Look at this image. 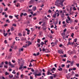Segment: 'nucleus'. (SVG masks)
Segmentation results:
<instances>
[{
	"mask_svg": "<svg viewBox=\"0 0 79 79\" xmlns=\"http://www.w3.org/2000/svg\"><path fill=\"white\" fill-rule=\"evenodd\" d=\"M70 21V20H69L68 19H67L66 20V22L67 23H68V24H69V22L68 21Z\"/></svg>",
	"mask_w": 79,
	"mask_h": 79,
	"instance_id": "11",
	"label": "nucleus"
},
{
	"mask_svg": "<svg viewBox=\"0 0 79 79\" xmlns=\"http://www.w3.org/2000/svg\"><path fill=\"white\" fill-rule=\"evenodd\" d=\"M10 78H12L13 77V75L10 74L9 76Z\"/></svg>",
	"mask_w": 79,
	"mask_h": 79,
	"instance_id": "15",
	"label": "nucleus"
},
{
	"mask_svg": "<svg viewBox=\"0 0 79 79\" xmlns=\"http://www.w3.org/2000/svg\"><path fill=\"white\" fill-rule=\"evenodd\" d=\"M17 46H15V48H14V49H17Z\"/></svg>",
	"mask_w": 79,
	"mask_h": 79,
	"instance_id": "59",
	"label": "nucleus"
},
{
	"mask_svg": "<svg viewBox=\"0 0 79 79\" xmlns=\"http://www.w3.org/2000/svg\"><path fill=\"white\" fill-rule=\"evenodd\" d=\"M51 34H53V32H54L53 31H52V30H51Z\"/></svg>",
	"mask_w": 79,
	"mask_h": 79,
	"instance_id": "63",
	"label": "nucleus"
},
{
	"mask_svg": "<svg viewBox=\"0 0 79 79\" xmlns=\"http://www.w3.org/2000/svg\"><path fill=\"white\" fill-rule=\"evenodd\" d=\"M56 14H54L53 15V18H56Z\"/></svg>",
	"mask_w": 79,
	"mask_h": 79,
	"instance_id": "14",
	"label": "nucleus"
},
{
	"mask_svg": "<svg viewBox=\"0 0 79 79\" xmlns=\"http://www.w3.org/2000/svg\"><path fill=\"white\" fill-rule=\"evenodd\" d=\"M55 5H56V6H58V2H55Z\"/></svg>",
	"mask_w": 79,
	"mask_h": 79,
	"instance_id": "13",
	"label": "nucleus"
},
{
	"mask_svg": "<svg viewBox=\"0 0 79 79\" xmlns=\"http://www.w3.org/2000/svg\"><path fill=\"white\" fill-rule=\"evenodd\" d=\"M48 12H49V13H52V10H49L48 11Z\"/></svg>",
	"mask_w": 79,
	"mask_h": 79,
	"instance_id": "47",
	"label": "nucleus"
},
{
	"mask_svg": "<svg viewBox=\"0 0 79 79\" xmlns=\"http://www.w3.org/2000/svg\"><path fill=\"white\" fill-rule=\"evenodd\" d=\"M29 32H30V30H28L27 31V34L28 35H29L30 34L29 33Z\"/></svg>",
	"mask_w": 79,
	"mask_h": 79,
	"instance_id": "29",
	"label": "nucleus"
},
{
	"mask_svg": "<svg viewBox=\"0 0 79 79\" xmlns=\"http://www.w3.org/2000/svg\"><path fill=\"white\" fill-rule=\"evenodd\" d=\"M58 53H60V54H61V51L59 50L58 51Z\"/></svg>",
	"mask_w": 79,
	"mask_h": 79,
	"instance_id": "40",
	"label": "nucleus"
},
{
	"mask_svg": "<svg viewBox=\"0 0 79 79\" xmlns=\"http://www.w3.org/2000/svg\"><path fill=\"white\" fill-rule=\"evenodd\" d=\"M19 52H20L21 51H23V48H22L21 49H19Z\"/></svg>",
	"mask_w": 79,
	"mask_h": 79,
	"instance_id": "28",
	"label": "nucleus"
},
{
	"mask_svg": "<svg viewBox=\"0 0 79 79\" xmlns=\"http://www.w3.org/2000/svg\"><path fill=\"white\" fill-rule=\"evenodd\" d=\"M4 68H8V67L6 65H5L4 66Z\"/></svg>",
	"mask_w": 79,
	"mask_h": 79,
	"instance_id": "55",
	"label": "nucleus"
},
{
	"mask_svg": "<svg viewBox=\"0 0 79 79\" xmlns=\"http://www.w3.org/2000/svg\"><path fill=\"white\" fill-rule=\"evenodd\" d=\"M23 47H24V48H26V47H27V44H26L25 46H23Z\"/></svg>",
	"mask_w": 79,
	"mask_h": 79,
	"instance_id": "43",
	"label": "nucleus"
},
{
	"mask_svg": "<svg viewBox=\"0 0 79 79\" xmlns=\"http://www.w3.org/2000/svg\"><path fill=\"white\" fill-rule=\"evenodd\" d=\"M53 77H52V76H50V79H53Z\"/></svg>",
	"mask_w": 79,
	"mask_h": 79,
	"instance_id": "51",
	"label": "nucleus"
},
{
	"mask_svg": "<svg viewBox=\"0 0 79 79\" xmlns=\"http://www.w3.org/2000/svg\"><path fill=\"white\" fill-rule=\"evenodd\" d=\"M40 54V53L39 52H38V53H37L36 56H38Z\"/></svg>",
	"mask_w": 79,
	"mask_h": 79,
	"instance_id": "32",
	"label": "nucleus"
},
{
	"mask_svg": "<svg viewBox=\"0 0 79 79\" xmlns=\"http://www.w3.org/2000/svg\"><path fill=\"white\" fill-rule=\"evenodd\" d=\"M64 64H62L61 65V67H62V68H63V67H64Z\"/></svg>",
	"mask_w": 79,
	"mask_h": 79,
	"instance_id": "54",
	"label": "nucleus"
},
{
	"mask_svg": "<svg viewBox=\"0 0 79 79\" xmlns=\"http://www.w3.org/2000/svg\"><path fill=\"white\" fill-rule=\"evenodd\" d=\"M28 45H31V44H32V43H31L30 41H28Z\"/></svg>",
	"mask_w": 79,
	"mask_h": 79,
	"instance_id": "16",
	"label": "nucleus"
},
{
	"mask_svg": "<svg viewBox=\"0 0 79 79\" xmlns=\"http://www.w3.org/2000/svg\"><path fill=\"white\" fill-rule=\"evenodd\" d=\"M9 18H11V19H13V16L10 15L9 16Z\"/></svg>",
	"mask_w": 79,
	"mask_h": 79,
	"instance_id": "30",
	"label": "nucleus"
},
{
	"mask_svg": "<svg viewBox=\"0 0 79 79\" xmlns=\"http://www.w3.org/2000/svg\"><path fill=\"white\" fill-rule=\"evenodd\" d=\"M6 26H8V24H6L4 25V27H6Z\"/></svg>",
	"mask_w": 79,
	"mask_h": 79,
	"instance_id": "64",
	"label": "nucleus"
},
{
	"mask_svg": "<svg viewBox=\"0 0 79 79\" xmlns=\"http://www.w3.org/2000/svg\"><path fill=\"white\" fill-rule=\"evenodd\" d=\"M52 75L53 76H54L53 77L54 78H56V76H57V75H55V74H52Z\"/></svg>",
	"mask_w": 79,
	"mask_h": 79,
	"instance_id": "17",
	"label": "nucleus"
},
{
	"mask_svg": "<svg viewBox=\"0 0 79 79\" xmlns=\"http://www.w3.org/2000/svg\"><path fill=\"white\" fill-rule=\"evenodd\" d=\"M33 16H36L37 15L36 13H35L34 14H33Z\"/></svg>",
	"mask_w": 79,
	"mask_h": 79,
	"instance_id": "36",
	"label": "nucleus"
},
{
	"mask_svg": "<svg viewBox=\"0 0 79 79\" xmlns=\"http://www.w3.org/2000/svg\"><path fill=\"white\" fill-rule=\"evenodd\" d=\"M64 1V0H60V3H63Z\"/></svg>",
	"mask_w": 79,
	"mask_h": 79,
	"instance_id": "18",
	"label": "nucleus"
},
{
	"mask_svg": "<svg viewBox=\"0 0 79 79\" xmlns=\"http://www.w3.org/2000/svg\"><path fill=\"white\" fill-rule=\"evenodd\" d=\"M42 74H43V76H45V74L44 73H43Z\"/></svg>",
	"mask_w": 79,
	"mask_h": 79,
	"instance_id": "53",
	"label": "nucleus"
},
{
	"mask_svg": "<svg viewBox=\"0 0 79 79\" xmlns=\"http://www.w3.org/2000/svg\"><path fill=\"white\" fill-rule=\"evenodd\" d=\"M67 18L68 19V20L71 21V18H70V17H69V15H68Z\"/></svg>",
	"mask_w": 79,
	"mask_h": 79,
	"instance_id": "22",
	"label": "nucleus"
},
{
	"mask_svg": "<svg viewBox=\"0 0 79 79\" xmlns=\"http://www.w3.org/2000/svg\"><path fill=\"white\" fill-rule=\"evenodd\" d=\"M25 32H23V36H25Z\"/></svg>",
	"mask_w": 79,
	"mask_h": 79,
	"instance_id": "48",
	"label": "nucleus"
},
{
	"mask_svg": "<svg viewBox=\"0 0 79 79\" xmlns=\"http://www.w3.org/2000/svg\"><path fill=\"white\" fill-rule=\"evenodd\" d=\"M62 68H60V69H59L58 70L59 71H62Z\"/></svg>",
	"mask_w": 79,
	"mask_h": 79,
	"instance_id": "23",
	"label": "nucleus"
},
{
	"mask_svg": "<svg viewBox=\"0 0 79 79\" xmlns=\"http://www.w3.org/2000/svg\"><path fill=\"white\" fill-rule=\"evenodd\" d=\"M33 74H34V75H35V77H36L37 76H41V73H39L38 74H37L36 73H33Z\"/></svg>",
	"mask_w": 79,
	"mask_h": 79,
	"instance_id": "1",
	"label": "nucleus"
},
{
	"mask_svg": "<svg viewBox=\"0 0 79 79\" xmlns=\"http://www.w3.org/2000/svg\"><path fill=\"white\" fill-rule=\"evenodd\" d=\"M23 65H20V67L19 68V69H22V68H23Z\"/></svg>",
	"mask_w": 79,
	"mask_h": 79,
	"instance_id": "6",
	"label": "nucleus"
},
{
	"mask_svg": "<svg viewBox=\"0 0 79 79\" xmlns=\"http://www.w3.org/2000/svg\"><path fill=\"white\" fill-rule=\"evenodd\" d=\"M23 13H21V15H20V16L21 17H22L23 16Z\"/></svg>",
	"mask_w": 79,
	"mask_h": 79,
	"instance_id": "50",
	"label": "nucleus"
},
{
	"mask_svg": "<svg viewBox=\"0 0 79 79\" xmlns=\"http://www.w3.org/2000/svg\"><path fill=\"white\" fill-rule=\"evenodd\" d=\"M31 66H32V65L31 64V63L30 64V65H29V67H31Z\"/></svg>",
	"mask_w": 79,
	"mask_h": 79,
	"instance_id": "37",
	"label": "nucleus"
},
{
	"mask_svg": "<svg viewBox=\"0 0 79 79\" xmlns=\"http://www.w3.org/2000/svg\"><path fill=\"white\" fill-rule=\"evenodd\" d=\"M49 69L51 71H56V69L55 68H53L52 69Z\"/></svg>",
	"mask_w": 79,
	"mask_h": 79,
	"instance_id": "2",
	"label": "nucleus"
},
{
	"mask_svg": "<svg viewBox=\"0 0 79 79\" xmlns=\"http://www.w3.org/2000/svg\"><path fill=\"white\" fill-rule=\"evenodd\" d=\"M4 62H2L0 64V68H2L3 67V64Z\"/></svg>",
	"mask_w": 79,
	"mask_h": 79,
	"instance_id": "3",
	"label": "nucleus"
},
{
	"mask_svg": "<svg viewBox=\"0 0 79 79\" xmlns=\"http://www.w3.org/2000/svg\"><path fill=\"white\" fill-rule=\"evenodd\" d=\"M50 71H51V70H50L48 69V72H47V75H50Z\"/></svg>",
	"mask_w": 79,
	"mask_h": 79,
	"instance_id": "4",
	"label": "nucleus"
},
{
	"mask_svg": "<svg viewBox=\"0 0 79 79\" xmlns=\"http://www.w3.org/2000/svg\"><path fill=\"white\" fill-rule=\"evenodd\" d=\"M14 46H15L13 44L12 46H10V47H11V48H13V47H14Z\"/></svg>",
	"mask_w": 79,
	"mask_h": 79,
	"instance_id": "38",
	"label": "nucleus"
},
{
	"mask_svg": "<svg viewBox=\"0 0 79 79\" xmlns=\"http://www.w3.org/2000/svg\"><path fill=\"white\" fill-rule=\"evenodd\" d=\"M19 72H18L17 73V76H19Z\"/></svg>",
	"mask_w": 79,
	"mask_h": 79,
	"instance_id": "56",
	"label": "nucleus"
},
{
	"mask_svg": "<svg viewBox=\"0 0 79 79\" xmlns=\"http://www.w3.org/2000/svg\"><path fill=\"white\" fill-rule=\"evenodd\" d=\"M61 17L62 18H63V17H64V13H63L61 15Z\"/></svg>",
	"mask_w": 79,
	"mask_h": 79,
	"instance_id": "26",
	"label": "nucleus"
},
{
	"mask_svg": "<svg viewBox=\"0 0 79 79\" xmlns=\"http://www.w3.org/2000/svg\"><path fill=\"white\" fill-rule=\"evenodd\" d=\"M32 61H36V60H34L33 59H32L31 60V61L30 62L32 63Z\"/></svg>",
	"mask_w": 79,
	"mask_h": 79,
	"instance_id": "24",
	"label": "nucleus"
},
{
	"mask_svg": "<svg viewBox=\"0 0 79 79\" xmlns=\"http://www.w3.org/2000/svg\"><path fill=\"white\" fill-rule=\"evenodd\" d=\"M71 37H73V36H74V33H72V34L71 35Z\"/></svg>",
	"mask_w": 79,
	"mask_h": 79,
	"instance_id": "39",
	"label": "nucleus"
},
{
	"mask_svg": "<svg viewBox=\"0 0 79 79\" xmlns=\"http://www.w3.org/2000/svg\"><path fill=\"white\" fill-rule=\"evenodd\" d=\"M64 35H65V33H61V35L63 36V39H64Z\"/></svg>",
	"mask_w": 79,
	"mask_h": 79,
	"instance_id": "12",
	"label": "nucleus"
},
{
	"mask_svg": "<svg viewBox=\"0 0 79 79\" xmlns=\"http://www.w3.org/2000/svg\"><path fill=\"white\" fill-rule=\"evenodd\" d=\"M70 64H71V66L73 65V61H72L71 62Z\"/></svg>",
	"mask_w": 79,
	"mask_h": 79,
	"instance_id": "35",
	"label": "nucleus"
},
{
	"mask_svg": "<svg viewBox=\"0 0 79 79\" xmlns=\"http://www.w3.org/2000/svg\"><path fill=\"white\" fill-rule=\"evenodd\" d=\"M75 76H76V77H79V75H78V74H75Z\"/></svg>",
	"mask_w": 79,
	"mask_h": 79,
	"instance_id": "46",
	"label": "nucleus"
},
{
	"mask_svg": "<svg viewBox=\"0 0 79 79\" xmlns=\"http://www.w3.org/2000/svg\"><path fill=\"white\" fill-rule=\"evenodd\" d=\"M59 5H60L62 6H63L64 5H63V2H60V3H59Z\"/></svg>",
	"mask_w": 79,
	"mask_h": 79,
	"instance_id": "8",
	"label": "nucleus"
},
{
	"mask_svg": "<svg viewBox=\"0 0 79 79\" xmlns=\"http://www.w3.org/2000/svg\"><path fill=\"white\" fill-rule=\"evenodd\" d=\"M70 28L71 29H74V27H71Z\"/></svg>",
	"mask_w": 79,
	"mask_h": 79,
	"instance_id": "60",
	"label": "nucleus"
},
{
	"mask_svg": "<svg viewBox=\"0 0 79 79\" xmlns=\"http://www.w3.org/2000/svg\"><path fill=\"white\" fill-rule=\"evenodd\" d=\"M3 35H4L5 36V37H6V35H8V33H7L6 34H5V33H3Z\"/></svg>",
	"mask_w": 79,
	"mask_h": 79,
	"instance_id": "9",
	"label": "nucleus"
},
{
	"mask_svg": "<svg viewBox=\"0 0 79 79\" xmlns=\"http://www.w3.org/2000/svg\"><path fill=\"white\" fill-rule=\"evenodd\" d=\"M27 13H24V14L23 15L25 16H27Z\"/></svg>",
	"mask_w": 79,
	"mask_h": 79,
	"instance_id": "49",
	"label": "nucleus"
},
{
	"mask_svg": "<svg viewBox=\"0 0 79 79\" xmlns=\"http://www.w3.org/2000/svg\"><path fill=\"white\" fill-rule=\"evenodd\" d=\"M73 71H74L75 70H76V68H73Z\"/></svg>",
	"mask_w": 79,
	"mask_h": 79,
	"instance_id": "52",
	"label": "nucleus"
},
{
	"mask_svg": "<svg viewBox=\"0 0 79 79\" xmlns=\"http://www.w3.org/2000/svg\"><path fill=\"white\" fill-rule=\"evenodd\" d=\"M78 28V27H77V26H76L75 27V29H77H77Z\"/></svg>",
	"mask_w": 79,
	"mask_h": 79,
	"instance_id": "58",
	"label": "nucleus"
},
{
	"mask_svg": "<svg viewBox=\"0 0 79 79\" xmlns=\"http://www.w3.org/2000/svg\"><path fill=\"white\" fill-rule=\"evenodd\" d=\"M77 39H74V42H77Z\"/></svg>",
	"mask_w": 79,
	"mask_h": 79,
	"instance_id": "33",
	"label": "nucleus"
},
{
	"mask_svg": "<svg viewBox=\"0 0 79 79\" xmlns=\"http://www.w3.org/2000/svg\"><path fill=\"white\" fill-rule=\"evenodd\" d=\"M58 24V21H57L55 23V25H56V24Z\"/></svg>",
	"mask_w": 79,
	"mask_h": 79,
	"instance_id": "57",
	"label": "nucleus"
},
{
	"mask_svg": "<svg viewBox=\"0 0 79 79\" xmlns=\"http://www.w3.org/2000/svg\"><path fill=\"white\" fill-rule=\"evenodd\" d=\"M34 1L33 0H31L30 2V4H32V3H34Z\"/></svg>",
	"mask_w": 79,
	"mask_h": 79,
	"instance_id": "10",
	"label": "nucleus"
},
{
	"mask_svg": "<svg viewBox=\"0 0 79 79\" xmlns=\"http://www.w3.org/2000/svg\"><path fill=\"white\" fill-rule=\"evenodd\" d=\"M13 26H14L15 27H16V24H14L12 25Z\"/></svg>",
	"mask_w": 79,
	"mask_h": 79,
	"instance_id": "34",
	"label": "nucleus"
},
{
	"mask_svg": "<svg viewBox=\"0 0 79 79\" xmlns=\"http://www.w3.org/2000/svg\"><path fill=\"white\" fill-rule=\"evenodd\" d=\"M76 65H77V67H79V64H76Z\"/></svg>",
	"mask_w": 79,
	"mask_h": 79,
	"instance_id": "62",
	"label": "nucleus"
},
{
	"mask_svg": "<svg viewBox=\"0 0 79 79\" xmlns=\"http://www.w3.org/2000/svg\"><path fill=\"white\" fill-rule=\"evenodd\" d=\"M73 10L74 11V10H76V7H73Z\"/></svg>",
	"mask_w": 79,
	"mask_h": 79,
	"instance_id": "45",
	"label": "nucleus"
},
{
	"mask_svg": "<svg viewBox=\"0 0 79 79\" xmlns=\"http://www.w3.org/2000/svg\"><path fill=\"white\" fill-rule=\"evenodd\" d=\"M18 35L19 37H21L22 36V34L21 33L18 34Z\"/></svg>",
	"mask_w": 79,
	"mask_h": 79,
	"instance_id": "19",
	"label": "nucleus"
},
{
	"mask_svg": "<svg viewBox=\"0 0 79 79\" xmlns=\"http://www.w3.org/2000/svg\"><path fill=\"white\" fill-rule=\"evenodd\" d=\"M46 50V49H45V48H43L42 49L43 52H45Z\"/></svg>",
	"mask_w": 79,
	"mask_h": 79,
	"instance_id": "41",
	"label": "nucleus"
},
{
	"mask_svg": "<svg viewBox=\"0 0 79 79\" xmlns=\"http://www.w3.org/2000/svg\"><path fill=\"white\" fill-rule=\"evenodd\" d=\"M42 23H43V22H40L39 23V24H40V25H41V24H42Z\"/></svg>",
	"mask_w": 79,
	"mask_h": 79,
	"instance_id": "44",
	"label": "nucleus"
},
{
	"mask_svg": "<svg viewBox=\"0 0 79 79\" xmlns=\"http://www.w3.org/2000/svg\"><path fill=\"white\" fill-rule=\"evenodd\" d=\"M15 72V70H13V72H12V73L15 74H16V73Z\"/></svg>",
	"mask_w": 79,
	"mask_h": 79,
	"instance_id": "42",
	"label": "nucleus"
},
{
	"mask_svg": "<svg viewBox=\"0 0 79 79\" xmlns=\"http://www.w3.org/2000/svg\"><path fill=\"white\" fill-rule=\"evenodd\" d=\"M44 44V42H42L41 43V45H42V46H43Z\"/></svg>",
	"mask_w": 79,
	"mask_h": 79,
	"instance_id": "31",
	"label": "nucleus"
},
{
	"mask_svg": "<svg viewBox=\"0 0 79 79\" xmlns=\"http://www.w3.org/2000/svg\"><path fill=\"white\" fill-rule=\"evenodd\" d=\"M40 40L38 39L37 40V42L38 43H40Z\"/></svg>",
	"mask_w": 79,
	"mask_h": 79,
	"instance_id": "27",
	"label": "nucleus"
},
{
	"mask_svg": "<svg viewBox=\"0 0 79 79\" xmlns=\"http://www.w3.org/2000/svg\"><path fill=\"white\" fill-rule=\"evenodd\" d=\"M11 31H15V29H14V27H11L10 28Z\"/></svg>",
	"mask_w": 79,
	"mask_h": 79,
	"instance_id": "5",
	"label": "nucleus"
},
{
	"mask_svg": "<svg viewBox=\"0 0 79 79\" xmlns=\"http://www.w3.org/2000/svg\"><path fill=\"white\" fill-rule=\"evenodd\" d=\"M10 66L12 68H15V65H13L12 64L10 65Z\"/></svg>",
	"mask_w": 79,
	"mask_h": 79,
	"instance_id": "25",
	"label": "nucleus"
},
{
	"mask_svg": "<svg viewBox=\"0 0 79 79\" xmlns=\"http://www.w3.org/2000/svg\"><path fill=\"white\" fill-rule=\"evenodd\" d=\"M69 44H68V45H71V44H72V42H70L69 41L68 42Z\"/></svg>",
	"mask_w": 79,
	"mask_h": 79,
	"instance_id": "20",
	"label": "nucleus"
},
{
	"mask_svg": "<svg viewBox=\"0 0 79 79\" xmlns=\"http://www.w3.org/2000/svg\"><path fill=\"white\" fill-rule=\"evenodd\" d=\"M6 76H7V75H9V73L6 72L5 73Z\"/></svg>",
	"mask_w": 79,
	"mask_h": 79,
	"instance_id": "21",
	"label": "nucleus"
},
{
	"mask_svg": "<svg viewBox=\"0 0 79 79\" xmlns=\"http://www.w3.org/2000/svg\"><path fill=\"white\" fill-rule=\"evenodd\" d=\"M37 9V8H36V7H33V11H35Z\"/></svg>",
	"mask_w": 79,
	"mask_h": 79,
	"instance_id": "7",
	"label": "nucleus"
},
{
	"mask_svg": "<svg viewBox=\"0 0 79 79\" xmlns=\"http://www.w3.org/2000/svg\"><path fill=\"white\" fill-rule=\"evenodd\" d=\"M6 22H8V23H10V22L9 21V19H7L6 20Z\"/></svg>",
	"mask_w": 79,
	"mask_h": 79,
	"instance_id": "61",
	"label": "nucleus"
}]
</instances>
